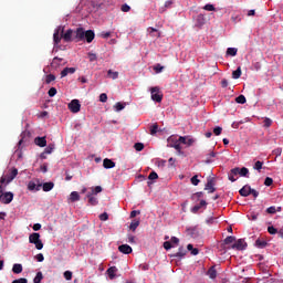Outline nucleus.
Here are the masks:
<instances>
[{"instance_id":"f257e3e1","label":"nucleus","mask_w":283,"mask_h":283,"mask_svg":"<svg viewBox=\"0 0 283 283\" xmlns=\"http://www.w3.org/2000/svg\"><path fill=\"white\" fill-rule=\"evenodd\" d=\"M17 176H19V169L17 168L10 169L9 174L1 177L0 185H6V182L7 185H10V182H12V180H14Z\"/></svg>"},{"instance_id":"f03ea898","label":"nucleus","mask_w":283,"mask_h":283,"mask_svg":"<svg viewBox=\"0 0 283 283\" xmlns=\"http://www.w3.org/2000/svg\"><path fill=\"white\" fill-rule=\"evenodd\" d=\"M29 242L30 244H35V249H38V251L43 249V241H41V234L38 232H33L29 235Z\"/></svg>"},{"instance_id":"7ed1b4c3","label":"nucleus","mask_w":283,"mask_h":283,"mask_svg":"<svg viewBox=\"0 0 283 283\" xmlns=\"http://www.w3.org/2000/svg\"><path fill=\"white\" fill-rule=\"evenodd\" d=\"M167 147H172L174 149H176V151H178V154L182 153V147L180 146V142H178V137L170 136L167 139Z\"/></svg>"},{"instance_id":"20e7f679","label":"nucleus","mask_w":283,"mask_h":283,"mask_svg":"<svg viewBox=\"0 0 283 283\" xmlns=\"http://www.w3.org/2000/svg\"><path fill=\"white\" fill-rule=\"evenodd\" d=\"M151 101L155 103H163V93L160 92V87L154 86L150 88Z\"/></svg>"},{"instance_id":"39448f33","label":"nucleus","mask_w":283,"mask_h":283,"mask_svg":"<svg viewBox=\"0 0 283 283\" xmlns=\"http://www.w3.org/2000/svg\"><path fill=\"white\" fill-rule=\"evenodd\" d=\"M65 28L63 27H59L53 34V41L55 43V45H59V43H61V39H63V32H64Z\"/></svg>"},{"instance_id":"423d86ee","label":"nucleus","mask_w":283,"mask_h":283,"mask_svg":"<svg viewBox=\"0 0 283 283\" xmlns=\"http://www.w3.org/2000/svg\"><path fill=\"white\" fill-rule=\"evenodd\" d=\"M69 109L73 114H78V112H81V102L78 99L71 101V103L69 104Z\"/></svg>"},{"instance_id":"0eeeda50","label":"nucleus","mask_w":283,"mask_h":283,"mask_svg":"<svg viewBox=\"0 0 283 283\" xmlns=\"http://www.w3.org/2000/svg\"><path fill=\"white\" fill-rule=\"evenodd\" d=\"M62 39H64L65 43H71V41H74V30L69 29L65 33H62Z\"/></svg>"},{"instance_id":"6e6552de","label":"nucleus","mask_w":283,"mask_h":283,"mask_svg":"<svg viewBox=\"0 0 283 283\" xmlns=\"http://www.w3.org/2000/svg\"><path fill=\"white\" fill-rule=\"evenodd\" d=\"M231 249H235L237 251H244L247 249V243L244 239H239L234 244L231 245Z\"/></svg>"},{"instance_id":"1a4fd4ad","label":"nucleus","mask_w":283,"mask_h":283,"mask_svg":"<svg viewBox=\"0 0 283 283\" xmlns=\"http://www.w3.org/2000/svg\"><path fill=\"white\" fill-rule=\"evenodd\" d=\"M12 200H14V193L12 192L2 193V205H10Z\"/></svg>"},{"instance_id":"9d476101","label":"nucleus","mask_w":283,"mask_h":283,"mask_svg":"<svg viewBox=\"0 0 283 283\" xmlns=\"http://www.w3.org/2000/svg\"><path fill=\"white\" fill-rule=\"evenodd\" d=\"M74 36L77 41H85V30L77 28L76 31H74Z\"/></svg>"},{"instance_id":"9b49d317","label":"nucleus","mask_w":283,"mask_h":283,"mask_svg":"<svg viewBox=\"0 0 283 283\" xmlns=\"http://www.w3.org/2000/svg\"><path fill=\"white\" fill-rule=\"evenodd\" d=\"M251 186L245 185L243 186L240 190L239 193L240 196H242L243 198H248V196H251Z\"/></svg>"},{"instance_id":"f8f14e48","label":"nucleus","mask_w":283,"mask_h":283,"mask_svg":"<svg viewBox=\"0 0 283 283\" xmlns=\"http://www.w3.org/2000/svg\"><path fill=\"white\" fill-rule=\"evenodd\" d=\"M187 255V250L185 248L180 247L178 249V252L175 254H171L170 258H177L178 260H182Z\"/></svg>"},{"instance_id":"ddd939ff","label":"nucleus","mask_w":283,"mask_h":283,"mask_svg":"<svg viewBox=\"0 0 283 283\" xmlns=\"http://www.w3.org/2000/svg\"><path fill=\"white\" fill-rule=\"evenodd\" d=\"M132 251L133 249L129 247V244H122L118 247V252L124 253V255H129Z\"/></svg>"},{"instance_id":"4468645a","label":"nucleus","mask_w":283,"mask_h":283,"mask_svg":"<svg viewBox=\"0 0 283 283\" xmlns=\"http://www.w3.org/2000/svg\"><path fill=\"white\" fill-rule=\"evenodd\" d=\"M103 167L104 169H114V167H116V163H114L112 159L109 158H105L103 160Z\"/></svg>"},{"instance_id":"2eb2a0df","label":"nucleus","mask_w":283,"mask_h":283,"mask_svg":"<svg viewBox=\"0 0 283 283\" xmlns=\"http://www.w3.org/2000/svg\"><path fill=\"white\" fill-rule=\"evenodd\" d=\"M86 198L88 199V205L91 207H96V205H98V198L94 197V195L87 192Z\"/></svg>"},{"instance_id":"dca6fc26","label":"nucleus","mask_w":283,"mask_h":283,"mask_svg":"<svg viewBox=\"0 0 283 283\" xmlns=\"http://www.w3.org/2000/svg\"><path fill=\"white\" fill-rule=\"evenodd\" d=\"M106 273H107L109 280H114L116 277V273H118V268L111 266L107 269Z\"/></svg>"},{"instance_id":"f3484780","label":"nucleus","mask_w":283,"mask_h":283,"mask_svg":"<svg viewBox=\"0 0 283 283\" xmlns=\"http://www.w3.org/2000/svg\"><path fill=\"white\" fill-rule=\"evenodd\" d=\"M95 36H96V34H94V32L92 30H87L84 33V39L86 40L87 43H92L94 41Z\"/></svg>"},{"instance_id":"a211bd4d","label":"nucleus","mask_w":283,"mask_h":283,"mask_svg":"<svg viewBox=\"0 0 283 283\" xmlns=\"http://www.w3.org/2000/svg\"><path fill=\"white\" fill-rule=\"evenodd\" d=\"M202 207H207V201L201 200L198 205L193 206L191 208V213H198V211L201 210Z\"/></svg>"},{"instance_id":"6ab92c4d","label":"nucleus","mask_w":283,"mask_h":283,"mask_svg":"<svg viewBox=\"0 0 283 283\" xmlns=\"http://www.w3.org/2000/svg\"><path fill=\"white\" fill-rule=\"evenodd\" d=\"M34 143L38 147H46L48 139H45V137H35Z\"/></svg>"},{"instance_id":"aec40b11","label":"nucleus","mask_w":283,"mask_h":283,"mask_svg":"<svg viewBox=\"0 0 283 283\" xmlns=\"http://www.w3.org/2000/svg\"><path fill=\"white\" fill-rule=\"evenodd\" d=\"M42 184L36 185L34 181H30L28 185L29 191H41Z\"/></svg>"},{"instance_id":"412c9836","label":"nucleus","mask_w":283,"mask_h":283,"mask_svg":"<svg viewBox=\"0 0 283 283\" xmlns=\"http://www.w3.org/2000/svg\"><path fill=\"white\" fill-rule=\"evenodd\" d=\"M74 72H76V67H65L61 72V78H65V76H67V74H74Z\"/></svg>"},{"instance_id":"4be33fe9","label":"nucleus","mask_w":283,"mask_h":283,"mask_svg":"<svg viewBox=\"0 0 283 283\" xmlns=\"http://www.w3.org/2000/svg\"><path fill=\"white\" fill-rule=\"evenodd\" d=\"M41 188L43 189V191L48 192V191H52V189H54V182L49 181V182H44Z\"/></svg>"},{"instance_id":"5701e85b","label":"nucleus","mask_w":283,"mask_h":283,"mask_svg":"<svg viewBox=\"0 0 283 283\" xmlns=\"http://www.w3.org/2000/svg\"><path fill=\"white\" fill-rule=\"evenodd\" d=\"M205 189L206 191H209V193H213L216 191V188L213 187V179L208 180Z\"/></svg>"},{"instance_id":"b1692460","label":"nucleus","mask_w":283,"mask_h":283,"mask_svg":"<svg viewBox=\"0 0 283 283\" xmlns=\"http://www.w3.org/2000/svg\"><path fill=\"white\" fill-rule=\"evenodd\" d=\"M12 271L15 275H19V273H23V265H21V263H15L12 266Z\"/></svg>"},{"instance_id":"393cba45","label":"nucleus","mask_w":283,"mask_h":283,"mask_svg":"<svg viewBox=\"0 0 283 283\" xmlns=\"http://www.w3.org/2000/svg\"><path fill=\"white\" fill-rule=\"evenodd\" d=\"M69 200L71 202H78V200H81V195H78L77 191H73L71 192Z\"/></svg>"},{"instance_id":"a878e982","label":"nucleus","mask_w":283,"mask_h":283,"mask_svg":"<svg viewBox=\"0 0 283 283\" xmlns=\"http://www.w3.org/2000/svg\"><path fill=\"white\" fill-rule=\"evenodd\" d=\"M208 275H209L210 280H216V277H218V271H216L214 266H211L208 270Z\"/></svg>"},{"instance_id":"bb28decb","label":"nucleus","mask_w":283,"mask_h":283,"mask_svg":"<svg viewBox=\"0 0 283 283\" xmlns=\"http://www.w3.org/2000/svg\"><path fill=\"white\" fill-rule=\"evenodd\" d=\"M266 244H269V243L262 239H258L255 241V247H258V249H265Z\"/></svg>"},{"instance_id":"cd10ccee","label":"nucleus","mask_w":283,"mask_h":283,"mask_svg":"<svg viewBox=\"0 0 283 283\" xmlns=\"http://www.w3.org/2000/svg\"><path fill=\"white\" fill-rule=\"evenodd\" d=\"M138 227H140V220H133L130 222L129 229L130 231H136V229H138Z\"/></svg>"},{"instance_id":"c85d7f7f","label":"nucleus","mask_w":283,"mask_h":283,"mask_svg":"<svg viewBox=\"0 0 283 283\" xmlns=\"http://www.w3.org/2000/svg\"><path fill=\"white\" fill-rule=\"evenodd\" d=\"M240 76H242V67L238 66V69L232 72V78L238 80Z\"/></svg>"},{"instance_id":"c756f323","label":"nucleus","mask_w":283,"mask_h":283,"mask_svg":"<svg viewBox=\"0 0 283 283\" xmlns=\"http://www.w3.org/2000/svg\"><path fill=\"white\" fill-rule=\"evenodd\" d=\"M107 76H108V78H112L113 81H116V78H118V72H114V71H112V70H108L107 71Z\"/></svg>"},{"instance_id":"7c9ffc66","label":"nucleus","mask_w":283,"mask_h":283,"mask_svg":"<svg viewBox=\"0 0 283 283\" xmlns=\"http://www.w3.org/2000/svg\"><path fill=\"white\" fill-rule=\"evenodd\" d=\"M239 176L247 178L249 176V168L242 167L241 169L239 168Z\"/></svg>"},{"instance_id":"2f4dec72","label":"nucleus","mask_w":283,"mask_h":283,"mask_svg":"<svg viewBox=\"0 0 283 283\" xmlns=\"http://www.w3.org/2000/svg\"><path fill=\"white\" fill-rule=\"evenodd\" d=\"M237 54H238V49H235V48H228L227 49V55L228 56H237Z\"/></svg>"},{"instance_id":"473e14b6","label":"nucleus","mask_w":283,"mask_h":283,"mask_svg":"<svg viewBox=\"0 0 283 283\" xmlns=\"http://www.w3.org/2000/svg\"><path fill=\"white\" fill-rule=\"evenodd\" d=\"M54 81H56V76L54 74L46 75V77H45L46 85H50V83H52Z\"/></svg>"},{"instance_id":"72a5a7b5","label":"nucleus","mask_w":283,"mask_h":283,"mask_svg":"<svg viewBox=\"0 0 283 283\" xmlns=\"http://www.w3.org/2000/svg\"><path fill=\"white\" fill-rule=\"evenodd\" d=\"M235 103H239V105H244V103H247V97L244 95H239L235 98Z\"/></svg>"},{"instance_id":"f704fd0d","label":"nucleus","mask_w":283,"mask_h":283,"mask_svg":"<svg viewBox=\"0 0 283 283\" xmlns=\"http://www.w3.org/2000/svg\"><path fill=\"white\" fill-rule=\"evenodd\" d=\"M42 280H43V272H38L35 277L33 279V282L41 283Z\"/></svg>"},{"instance_id":"c9c22d12","label":"nucleus","mask_w":283,"mask_h":283,"mask_svg":"<svg viewBox=\"0 0 283 283\" xmlns=\"http://www.w3.org/2000/svg\"><path fill=\"white\" fill-rule=\"evenodd\" d=\"M114 107L115 112H123V109H125V104L117 102Z\"/></svg>"},{"instance_id":"e433bc0d","label":"nucleus","mask_w":283,"mask_h":283,"mask_svg":"<svg viewBox=\"0 0 283 283\" xmlns=\"http://www.w3.org/2000/svg\"><path fill=\"white\" fill-rule=\"evenodd\" d=\"M61 61H63V59H61V57H54L53 61H52V63H51V66H52V67H59Z\"/></svg>"},{"instance_id":"4c0bfd02","label":"nucleus","mask_w":283,"mask_h":283,"mask_svg":"<svg viewBox=\"0 0 283 283\" xmlns=\"http://www.w3.org/2000/svg\"><path fill=\"white\" fill-rule=\"evenodd\" d=\"M190 181H191V185H193L195 187H198V185H200V179H198V175H195L193 177H191Z\"/></svg>"},{"instance_id":"58836bf2","label":"nucleus","mask_w":283,"mask_h":283,"mask_svg":"<svg viewBox=\"0 0 283 283\" xmlns=\"http://www.w3.org/2000/svg\"><path fill=\"white\" fill-rule=\"evenodd\" d=\"M203 193L200 192H196L191 196V200H195L196 202H198V200H200V198H202Z\"/></svg>"},{"instance_id":"ea45409f","label":"nucleus","mask_w":283,"mask_h":283,"mask_svg":"<svg viewBox=\"0 0 283 283\" xmlns=\"http://www.w3.org/2000/svg\"><path fill=\"white\" fill-rule=\"evenodd\" d=\"M156 134H158V124H154L150 127V136H156Z\"/></svg>"},{"instance_id":"a19ab883","label":"nucleus","mask_w":283,"mask_h":283,"mask_svg":"<svg viewBox=\"0 0 283 283\" xmlns=\"http://www.w3.org/2000/svg\"><path fill=\"white\" fill-rule=\"evenodd\" d=\"M273 125V119L265 117L263 120V127H271Z\"/></svg>"},{"instance_id":"79ce46f5","label":"nucleus","mask_w":283,"mask_h":283,"mask_svg":"<svg viewBox=\"0 0 283 283\" xmlns=\"http://www.w3.org/2000/svg\"><path fill=\"white\" fill-rule=\"evenodd\" d=\"M134 147H135L136 151H143V150L145 149V144H143V143H136V144L134 145Z\"/></svg>"},{"instance_id":"37998d69","label":"nucleus","mask_w":283,"mask_h":283,"mask_svg":"<svg viewBox=\"0 0 283 283\" xmlns=\"http://www.w3.org/2000/svg\"><path fill=\"white\" fill-rule=\"evenodd\" d=\"M56 87H51L48 92V95L50 96V98H54V96H56Z\"/></svg>"},{"instance_id":"c03bdc74","label":"nucleus","mask_w":283,"mask_h":283,"mask_svg":"<svg viewBox=\"0 0 283 283\" xmlns=\"http://www.w3.org/2000/svg\"><path fill=\"white\" fill-rule=\"evenodd\" d=\"M165 70V66L160 65V64H156L154 66V71L156 72V74H160V72H163Z\"/></svg>"},{"instance_id":"a18cd8bd","label":"nucleus","mask_w":283,"mask_h":283,"mask_svg":"<svg viewBox=\"0 0 283 283\" xmlns=\"http://www.w3.org/2000/svg\"><path fill=\"white\" fill-rule=\"evenodd\" d=\"M101 191H103V187L96 186L95 188H92V192H90V193H92V196H94V193L95 195L101 193Z\"/></svg>"},{"instance_id":"49530a36","label":"nucleus","mask_w":283,"mask_h":283,"mask_svg":"<svg viewBox=\"0 0 283 283\" xmlns=\"http://www.w3.org/2000/svg\"><path fill=\"white\" fill-rule=\"evenodd\" d=\"M235 241V237H227L224 239V244H233V242Z\"/></svg>"},{"instance_id":"de8ad7c7","label":"nucleus","mask_w":283,"mask_h":283,"mask_svg":"<svg viewBox=\"0 0 283 283\" xmlns=\"http://www.w3.org/2000/svg\"><path fill=\"white\" fill-rule=\"evenodd\" d=\"M148 180H158V174L156 171H151L148 176Z\"/></svg>"},{"instance_id":"09e8293b","label":"nucleus","mask_w":283,"mask_h":283,"mask_svg":"<svg viewBox=\"0 0 283 283\" xmlns=\"http://www.w3.org/2000/svg\"><path fill=\"white\" fill-rule=\"evenodd\" d=\"M52 151H54V145L50 144L45 149H44V154H52Z\"/></svg>"},{"instance_id":"8fccbe9b","label":"nucleus","mask_w":283,"mask_h":283,"mask_svg":"<svg viewBox=\"0 0 283 283\" xmlns=\"http://www.w3.org/2000/svg\"><path fill=\"white\" fill-rule=\"evenodd\" d=\"M262 165H264V163L262 161H256L253 166V169H256V171H261L262 169Z\"/></svg>"},{"instance_id":"3c124183","label":"nucleus","mask_w":283,"mask_h":283,"mask_svg":"<svg viewBox=\"0 0 283 283\" xmlns=\"http://www.w3.org/2000/svg\"><path fill=\"white\" fill-rule=\"evenodd\" d=\"M268 232L270 233V235H275V233H277V230L275 229V227L270 226L268 227Z\"/></svg>"},{"instance_id":"603ef678","label":"nucleus","mask_w":283,"mask_h":283,"mask_svg":"<svg viewBox=\"0 0 283 283\" xmlns=\"http://www.w3.org/2000/svg\"><path fill=\"white\" fill-rule=\"evenodd\" d=\"M99 220H102V222H106V220H109V214H107V212L99 214Z\"/></svg>"},{"instance_id":"864d4df0","label":"nucleus","mask_w":283,"mask_h":283,"mask_svg":"<svg viewBox=\"0 0 283 283\" xmlns=\"http://www.w3.org/2000/svg\"><path fill=\"white\" fill-rule=\"evenodd\" d=\"M203 10H207L208 12H213L216 11V7H213V4H206L203 7Z\"/></svg>"},{"instance_id":"5fc2aeb1","label":"nucleus","mask_w":283,"mask_h":283,"mask_svg":"<svg viewBox=\"0 0 283 283\" xmlns=\"http://www.w3.org/2000/svg\"><path fill=\"white\" fill-rule=\"evenodd\" d=\"M264 185L265 187H271V185H273V178L266 177L264 180Z\"/></svg>"},{"instance_id":"6e6d98bb","label":"nucleus","mask_w":283,"mask_h":283,"mask_svg":"<svg viewBox=\"0 0 283 283\" xmlns=\"http://www.w3.org/2000/svg\"><path fill=\"white\" fill-rule=\"evenodd\" d=\"M213 134H214V136H220V134H222V127H220V126L214 127Z\"/></svg>"},{"instance_id":"4d7b16f0","label":"nucleus","mask_w":283,"mask_h":283,"mask_svg":"<svg viewBox=\"0 0 283 283\" xmlns=\"http://www.w3.org/2000/svg\"><path fill=\"white\" fill-rule=\"evenodd\" d=\"M230 174L232 175V176H240V168L239 167H237V168H233V169H231L230 170Z\"/></svg>"},{"instance_id":"13d9d810","label":"nucleus","mask_w":283,"mask_h":283,"mask_svg":"<svg viewBox=\"0 0 283 283\" xmlns=\"http://www.w3.org/2000/svg\"><path fill=\"white\" fill-rule=\"evenodd\" d=\"M122 12H129V10H132V7H129V4L125 3L120 8Z\"/></svg>"},{"instance_id":"bf43d9fd","label":"nucleus","mask_w":283,"mask_h":283,"mask_svg":"<svg viewBox=\"0 0 283 283\" xmlns=\"http://www.w3.org/2000/svg\"><path fill=\"white\" fill-rule=\"evenodd\" d=\"M174 245H171V241H165L164 242V249L166 251H169V249H171Z\"/></svg>"},{"instance_id":"052dcab7","label":"nucleus","mask_w":283,"mask_h":283,"mask_svg":"<svg viewBox=\"0 0 283 283\" xmlns=\"http://www.w3.org/2000/svg\"><path fill=\"white\" fill-rule=\"evenodd\" d=\"M266 213H277V209H275V206H271L266 209Z\"/></svg>"},{"instance_id":"680f3d73","label":"nucleus","mask_w":283,"mask_h":283,"mask_svg":"<svg viewBox=\"0 0 283 283\" xmlns=\"http://www.w3.org/2000/svg\"><path fill=\"white\" fill-rule=\"evenodd\" d=\"M12 283H28V279L20 277V279L13 280Z\"/></svg>"},{"instance_id":"e2e57ef3","label":"nucleus","mask_w":283,"mask_h":283,"mask_svg":"<svg viewBox=\"0 0 283 283\" xmlns=\"http://www.w3.org/2000/svg\"><path fill=\"white\" fill-rule=\"evenodd\" d=\"M99 102H101V103H107V95H106L105 93H102V94L99 95Z\"/></svg>"},{"instance_id":"0e129e2a","label":"nucleus","mask_w":283,"mask_h":283,"mask_svg":"<svg viewBox=\"0 0 283 283\" xmlns=\"http://www.w3.org/2000/svg\"><path fill=\"white\" fill-rule=\"evenodd\" d=\"M177 140L179 142V145H187V137L180 136L179 138H177Z\"/></svg>"},{"instance_id":"69168bd1","label":"nucleus","mask_w":283,"mask_h":283,"mask_svg":"<svg viewBox=\"0 0 283 283\" xmlns=\"http://www.w3.org/2000/svg\"><path fill=\"white\" fill-rule=\"evenodd\" d=\"M64 277H65L67 281L72 280V271H65V272H64Z\"/></svg>"},{"instance_id":"338daca9","label":"nucleus","mask_w":283,"mask_h":283,"mask_svg":"<svg viewBox=\"0 0 283 283\" xmlns=\"http://www.w3.org/2000/svg\"><path fill=\"white\" fill-rule=\"evenodd\" d=\"M35 260H38L39 262H43V260H45V256H43V253H39L35 255Z\"/></svg>"},{"instance_id":"774afa93","label":"nucleus","mask_w":283,"mask_h":283,"mask_svg":"<svg viewBox=\"0 0 283 283\" xmlns=\"http://www.w3.org/2000/svg\"><path fill=\"white\" fill-rule=\"evenodd\" d=\"M88 59L91 62H94V61H96L97 56L95 53H88Z\"/></svg>"}]
</instances>
